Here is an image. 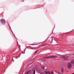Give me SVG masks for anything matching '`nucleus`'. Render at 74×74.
Wrapping results in <instances>:
<instances>
[{"label": "nucleus", "mask_w": 74, "mask_h": 74, "mask_svg": "<svg viewBox=\"0 0 74 74\" xmlns=\"http://www.w3.org/2000/svg\"><path fill=\"white\" fill-rule=\"evenodd\" d=\"M61 72L62 73L64 72V70L63 69V68L62 67L61 68Z\"/></svg>", "instance_id": "obj_6"}, {"label": "nucleus", "mask_w": 74, "mask_h": 74, "mask_svg": "<svg viewBox=\"0 0 74 74\" xmlns=\"http://www.w3.org/2000/svg\"><path fill=\"white\" fill-rule=\"evenodd\" d=\"M54 28H55V27H54Z\"/></svg>", "instance_id": "obj_28"}, {"label": "nucleus", "mask_w": 74, "mask_h": 74, "mask_svg": "<svg viewBox=\"0 0 74 74\" xmlns=\"http://www.w3.org/2000/svg\"><path fill=\"white\" fill-rule=\"evenodd\" d=\"M25 50L24 51V53H25Z\"/></svg>", "instance_id": "obj_20"}, {"label": "nucleus", "mask_w": 74, "mask_h": 74, "mask_svg": "<svg viewBox=\"0 0 74 74\" xmlns=\"http://www.w3.org/2000/svg\"><path fill=\"white\" fill-rule=\"evenodd\" d=\"M29 45H36L33 44H29Z\"/></svg>", "instance_id": "obj_11"}, {"label": "nucleus", "mask_w": 74, "mask_h": 74, "mask_svg": "<svg viewBox=\"0 0 74 74\" xmlns=\"http://www.w3.org/2000/svg\"><path fill=\"white\" fill-rule=\"evenodd\" d=\"M12 61L13 62H14V59H12Z\"/></svg>", "instance_id": "obj_15"}, {"label": "nucleus", "mask_w": 74, "mask_h": 74, "mask_svg": "<svg viewBox=\"0 0 74 74\" xmlns=\"http://www.w3.org/2000/svg\"><path fill=\"white\" fill-rule=\"evenodd\" d=\"M29 73H30V70H29L25 74H28Z\"/></svg>", "instance_id": "obj_4"}, {"label": "nucleus", "mask_w": 74, "mask_h": 74, "mask_svg": "<svg viewBox=\"0 0 74 74\" xmlns=\"http://www.w3.org/2000/svg\"><path fill=\"white\" fill-rule=\"evenodd\" d=\"M58 74H59V73H58Z\"/></svg>", "instance_id": "obj_25"}, {"label": "nucleus", "mask_w": 74, "mask_h": 74, "mask_svg": "<svg viewBox=\"0 0 74 74\" xmlns=\"http://www.w3.org/2000/svg\"><path fill=\"white\" fill-rule=\"evenodd\" d=\"M51 74H53V71H52L51 72Z\"/></svg>", "instance_id": "obj_12"}, {"label": "nucleus", "mask_w": 74, "mask_h": 74, "mask_svg": "<svg viewBox=\"0 0 74 74\" xmlns=\"http://www.w3.org/2000/svg\"><path fill=\"white\" fill-rule=\"evenodd\" d=\"M18 58H19V57H16V59H18Z\"/></svg>", "instance_id": "obj_16"}, {"label": "nucleus", "mask_w": 74, "mask_h": 74, "mask_svg": "<svg viewBox=\"0 0 74 74\" xmlns=\"http://www.w3.org/2000/svg\"><path fill=\"white\" fill-rule=\"evenodd\" d=\"M33 73L34 74H35L36 73V72H35V70H34L33 71Z\"/></svg>", "instance_id": "obj_10"}, {"label": "nucleus", "mask_w": 74, "mask_h": 74, "mask_svg": "<svg viewBox=\"0 0 74 74\" xmlns=\"http://www.w3.org/2000/svg\"><path fill=\"white\" fill-rule=\"evenodd\" d=\"M60 58H62V59H64V56L61 57Z\"/></svg>", "instance_id": "obj_7"}, {"label": "nucleus", "mask_w": 74, "mask_h": 74, "mask_svg": "<svg viewBox=\"0 0 74 74\" xmlns=\"http://www.w3.org/2000/svg\"><path fill=\"white\" fill-rule=\"evenodd\" d=\"M25 50H26V49H25Z\"/></svg>", "instance_id": "obj_27"}, {"label": "nucleus", "mask_w": 74, "mask_h": 74, "mask_svg": "<svg viewBox=\"0 0 74 74\" xmlns=\"http://www.w3.org/2000/svg\"><path fill=\"white\" fill-rule=\"evenodd\" d=\"M11 30L12 32V30Z\"/></svg>", "instance_id": "obj_24"}, {"label": "nucleus", "mask_w": 74, "mask_h": 74, "mask_svg": "<svg viewBox=\"0 0 74 74\" xmlns=\"http://www.w3.org/2000/svg\"><path fill=\"white\" fill-rule=\"evenodd\" d=\"M24 1V0H23V1L22 0V1Z\"/></svg>", "instance_id": "obj_21"}, {"label": "nucleus", "mask_w": 74, "mask_h": 74, "mask_svg": "<svg viewBox=\"0 0 74 74\" xmlns=\"http://www.w3.org/2000/svg\"><path fill=\"white\" fill-rule=\"evenodd\" d=\"M38 51V50H37L35 52V53H36V52H37Z\"/></svg>", "instance_id": "obj_17"}, {"label": "nucleus", "mask_w": 74, "mask_h": 74, "mask_svg": "<svg viewBox=\"0 0 74 74\" xmlns=\"http://www.w3.org/2000/svg\"><path fill=\"white\" fill-rule=\"evenodd\" d=\"M72 74H74V73H72Z\"/></svg>", "instance_id": "obj_23"}, {"label": "nucleus", "mask_w": 74, "mask_h": 74, "mask_svg": "<svg viewBox=\"0 0 74 74\" xmlns=\"http://www.w3.org/2000/svg\"><path fill=\"white\" fill-rule=\"evenodd\" d=\"M10 29H11V27H10Z\"/></svg>", "instance_id": "obj_18"}, {"label": "nucleus", "mask_w": 74, "mask_h": 74, "mask_svg": "<svg viewBox=\"0 0 74 74\" xmlns=\"http://www.w3.org/2000/svg\"><path fill=\"white\" fill-rule=\"evenodd\" d=\"M73 56H74V53L73 54Z\"/></svg>", "instance_id": "obj_22"}, {"label": "nucleus", "mask_w": 74, "mask_h": 74, "mask_svg": "<svg viewBox=\"0 0 74 74\" xmlns=\"http://www.w3.org/2000/svg\"><path fill=\"white\" fill-rule=\"evenodd\" d=\"M22 53H23V52H22Z\"/></svg>", "instance_id": "obj_19"}, {"label": "nucleus", "mask_w": 74, "mask_h": 74, "mask_svg": "<svg viewBox=\"0 0 74 74\" xmlns=\"http://www.w3.org/2000/svg\"><path fill=\"white\" fill-rule=\"evenodd\" d=\"M51 36V35H50L48 37V38L46 39V40H48V38H49V36Z\"/></svg>", "instance_id": "obj_13"}, {"label": "nucleus", "mask_w": 74, "mask_h": 74, "mask_svg": "<svg viewBox=\"0 0 74 74\" xmlns=\"http://www.w3.org/2000/svg\"><path fill=\"white\" fill-rule=\"evenodd\" d=\"M71 63L72 64H73V65L74 66V61H73V62L71 61Z\"/></svg>", "instance_id": "obj_8"}, {"label": "nucleus", "mask_w": 74, "mask_h": 74, "mask_svg": "<svg viewBox=\"0 0 74 74\" xmlns=\"http://www.w3.org/2000/svg\"><path fill=\"white\" fill-rule=\"evenodd\" d=\"M48 73L49 74H51V73H50V72H49V71H48Z\"/></svg>", "instance_id": "obj_14"}, {"label": "nucleus", "mask_w": 74, "mask_h": 74, "mask_svg": "<svg viewBox=\"0 0 74 74\" xmlns=\"http://www.w3.org/2000/svg\"><path fill=\"white\" fill-rule=\"evenodd\" d=\"M0 21L2 24H5V20L3 19H1L0 20Z\"/></svg>", "instance_id": "obj_2"}, {"label": "nucleus", "mask_w": 74, "mask_h": 74, "mask_svg": "<svg viewBox=\"0 0 74 74\" xmlns=\"http://www.w3.org/2000/svg\"><path fill=\"white\" fill-rule=\"evenodd\" d=\"M58 56H46L45 57V59H48V58H50V59H52V58H57Z\"/></svg>", "instance_id": "obj_1"}, {"label": "nucleus", "mask_w": 74, "mask_h": 74, "mask_svg": "<svg viewBox=\"0 0 74 74\" xmlns=\"http://www.w3.org/2000/svg\"><path fill=\"white\" fill-rule=\"evenodd\" d=\"M14 35L15 36V35H14Z\"/></svg>", "instance_id": "obj_26"}, {"label": "nucleus", "mask_w": 74, "mask_h": 74, "mask_svg": "<svg viewBox=\"0 0 74 74\" xmlns=\"http://www.w3.org/2000/svg\"><path fill=\"white\" fill-rule=\"evenodd\" d=\"M41 68L42 69H45V66H41Z\"/></svg>", "instance_id": "obj_5"}, {"label": "nucleus", "mask_w": 74, "mask_h": 74, "mask_svg": "<svg viewBox=\"0 0 74 74\" xmlns=\"http://www.w3.org/2000/svg\"><path fill=\"white\" fill-rule=\"evenodd\" d=\"M45 74H48V72H47V71H45Z\"/></svg>", "instance_id": "obj_9"}, {"label": "nucleus", "mask_w": 74, "mask_h": 74, "mask_svg": "<svg viewBox=\"0 0 74 74\" xmlns=\"http://www.w3.org/2000/svg\"><path fill=\"white\" fill-rule=\"evenodd\" d=\"M68 68L70 69L71 68V63H68Z\"/></svg>", "instance_id": "obj_3"}]
</instances>
